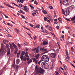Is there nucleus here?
<instances>
[{
    "label": "nucleus",
    "mask_w": 75,
    "mask_h": 75,
    "mask_svg": "<svg viewBox=\"0 0 75 75\" xmlns=\"http://www.w3.org/2000/svg\"><path fill=\"white\" fill-rule=\"evenodd\" d=\"M66 19L68 21H71V20L69 18H66Z\"/></svg>",
    "instance_id": "41"
},
{
    "label": "nucleus",
    "mask_w": 75,
    "mask_h": 75,
    "mask_svg": "<svg viewBox=\"0 0 75 75\" xmlns=\"http://www.w3.org/2000/svg\"><path fill=\"white\" fill-rule=\"evenodd\" d=\"M49 8L50 9H51L52 10L53 9V7L52 6H50Z\"/></svg>",
    "instance_id": "46"
},
{
    "label": "nucleus",
    "mask_w": 75,
    "mask_h": 75,
    "mask_svg": "<svg viewBox=\"0 0 75 75\" xmlns=\"http://www.w3.org/2000/svg\"><path fill=\"white\" fill-rule=\"evenodd\" d=\"M66 55H66L65 57V59L67 62H69V57L67 50L66 51Z\"/></svg>",
    "instance_id": "1"
},
{
    "label": "nucleus",
    "mask_w": 75,
    "mask_h": 75,
    "mask_svg": "<svg viewBox=\"0 0 75 75\" xmlns=\"http://www.w3.org/2000/svg\"><path fill=\"white\" fill-rule=\"evenodd\" d=\"M42 32L44 33H47V34H48V33H49V32H48V31H47L46 30H43Z\"/></svg>",
    "instance_id": "17"
},
{
    "label": "nucleus",
    "mask_w": 75,
    "mask_h": 75,
    "mask_svg": "<svg viewBox=\"0 0 75 75\" xmlns=\"http://www.w3.org/2000/svg\"><path fill=\"white\" fill-rule=\"evenodd\" d=\"M49 61V58L48 57H47L44 60H43V61H45V62H48Z\"/></svg>",
    "instance_id": "14"
},
{
    "label": "nucleus",
    "mask_w": 75,
    "mask_h": 75,
    "mask_svg": "<svg viewBox=\"0 0 75 75\" xmlns=\"http://www.w3.org/2000/svg\"><path fill=\"white\" fill-rule=\"evenodd\" d=\"M63 66L64 67V69H67V66L65 64H63Z\"/></svg>",
    "instance_id": "26"
},
{
    "label": "nucleus",
    "mask_w": 75,
    "mask_h": 75,
    "mask_svg": "<svg viewBox=\"0 0 75 75\" xmlns=\"http://www.w3.org/2000/svg\"><path fill=\"white\" fill-rule=\"evenodd\" d=\"M40 25L39 24L38 25L35 26V28H38L40 29Z\"/></svg>",
    "instance_id": "19"
},
{
    "label": "nucleus",
    "mask_w": 75,
    "mask_h": 75,
    "mask_svg": "<svg viewBox=\"0 0 75 75\" xmlns=\"http://www.w3.org/2000/svg\"><path fill=\"white\" fill-rule=\"evenodd\" d=\"M18 2H21V3H23V1H22V0H18Z\"/></svg>",
    "instance_id": "33"
},
{
    "label": "nucleus",
    "mask_w": 75,
    "mask_h": 75,
    "mask_svg": "<svg viewBox=\"0 0 75 75\" xmlns=\"http://www.w3.org/2000/svg\"><path fill=\"white\" fill-rule=\"evenodd\" d=\"M20 63V60L19 59H17L16 61V63L17 64H18Z\"/></svg>",
    "instance_id": "22"
},
{
    "label": "nucleus",
    "mask_w": 75,
    "mask_h": 75,
    "mask_svg": "<svg viewBox=\"0 0 75 75\" xmlns=\"http://www.w3.org/2000/svg\"><path fill=\"white\" fill-rule=\"evenodd\" d=\"M49 30L51 31H52V27H49Z\"/></svg>",
    "instance_id": "34"
},
{
    "label": "nucleus",
    "mask_w": 75,
    "mask_h": 75,
    "mask_svg": "<svg viewBox=\"0 0 75 75\" xmlns=\"http://www.w3.org/2000/svg\"><path fill=\"white\" fill-rule=\"evenodd\" d=\"M18 67H19L18 66V65H17L16 66L15 68H16V69H18Z\"/></svg>",
    "instance_id": "50"
},
{
    "label": "nucleus",
    "mask_w": 75,
    "mask_h": 75,
    "mask_svg": "<svg viewBox=\"0 0 75 75\" xmlns=\"http://www.w3.org/2000/svg\"><path fill=\"white\" fill-rule=\"evenodd\" d=\"M29 25H30V27H33V25H31V24L30 23H29Z\"/></svg>",
    "instance_id": "43"
},
{
    "label": "nucleus",
    "mask_w": 75,
    "mask_h": 75,
    "mask_svg": "<svg viewBox=\"0 0 75 75\" xmlns=\"http://www.w3.org/2000/svg\"><path fill=\"white\" fill-rule=\"evenodd\" d=\"M48 18L49 20H51L52 19V18L50 16H49Z\"/></svg>",
    "instance_id": "49"
},
{
    "label": "nucleus",
    "mask_w": 75,
    "mask_h": 75,
    "mask_svg": "<svg viewBox=\"0 0 75 75\" xmlns=\"http://www.w3.org/2000/svg\"><path fill=\"white\" fill-rule=\"evenodd\" d=\"M17 51H15L14 52V54H15V55H16V54H17Z\"/></svg>",
    "instance_id": "54"
},
{
    "label": "nucleus",
    "mask_w": 75,
    "mask_h": 75,
    "mask_svg": "<svg viewBox=\"0 0 75 75\" xmlns=\"http://www.w3.org/2000/svg\"><path fill=\"white\" fill-rule=\"evenodd\" d=\"M6 47H7V48H9V47H10V46H9V45H8V44H7V45H6Z\"/></svg>",
    "instance_id": "61"
},
{
    "label": "nucleus",
    "mask_w": 75,
    "mask_h": 75,
    "mask_svg": "<svg viewBox=\"0 0 75 75\" xmlns=\"http://www.w3.org/2000/svg\"><path fill=\"white\" fill-rule=\"evenodd\" d=\"M25 10H29V8L27 7V6H25L24 7Z\"/></svg>",
    "instance_id": "25"
},
{
    "label": "nucleus",
    "mask_w": 75,
    "mask_h": 75,
    "mask_svg": "<svg viewBox=\"0 0 75 75\" xmlns=\"http://www.w3.org/2000/svg\"><path fill=\"white\" fill-rule=\"evenodd\" d=\"M43 13L44 14H47V11L45 10H44L43 11Z\"/></svg>",
    "instance_id": "35"
},
{
    "label": "nucleus",
    "mask_w": 75,
    "mask_h": 75,
    "mask_svg": "<svg viewBox=\"0 0 75 75\" xmlns=\"http://www.w3.org/2000/svg\"><path fill=\"white\" fill-rule=\"evenodd\" d=\"M3 74V72L2 71H0V75H2Z\"/></svg>",
    "instance_id": "38"
},
{
    "label": "nucleus",
    "mask_w": 75,
    "mask_h": 75,
    "mask_svg": "<svg viewBox=\"0 0 75 75\" xmlns=\"http://www.w3.org/2000/svg\"><path fill=\"white\" fill-rule=\"evenodd\" d=\"M74 8H75V6L74 5H72L70 7L67 8V10H74Z\"/></svg>",
    "instance_id": "6"
},
{
    "label": "nucleus",
    "mask_w": 75,
    "mask_h": 75,
    "mask_svg": "<svg viewBox=\"0 0 75 75\" xmlns=\"http://www.w3.org/2000/svg\"><path fill=\"white\" fill-rule=\"evenodd\" d=\"M33 11H34L35 12V13H38V11H37V10H33Z\"/></svg>",
    "instance_id": "45"
},
{
    "label": "nucleus",
    "mask_w": 75,
    "mask_h": 75,
    "mask_svg": "<svg viewBox=\"0 0 75 75\" xmlns=\"http://www.w3.org/2000/svg\"><path fill=\"white\" fill-rule=\"evenodd\" d=\"M4 51L3 47H1V50L0 51V55L1 56H1H2V55H3Z\"/></svg>",
    "instance_id": "4"
},
{
    "label": "nucleus",
    "mask_w": 75,
    "mask_h": 75,
    "mask_svg": "<svg viewBox=\"0 0 75 75\" xmlns=\"http://www.w3.org/2000/svg\"><path fill=\"white\" fill-rule=\"evenodd\" d=\"M56 28L57 29H59V26H56Z\"/></svg>",
    "instance_id": "58"
},
{
    "label": "nucleus",
    "mask_w": 75,
    "mask_h": 75,
    "mask_svg": "<svg viewBox=\"0 0 75 75\" xmlns=\"http://www.w3.org/2000/svg\"><path fill=\"white\" fill-rule=\"evenodd\" d=\"M25 54V51H22L21 53V55H24Z\"/></svg>",
    "instance_id": "36"
},
{
    "label": "nucleus",
    "mask_w": 75,
    "mask_h": 75,
    "mask_svg": "<svg viewBox=\"0 0 75 75\" xmlns=\"http://www.w3.org/2000/svg\"><path fill=\"white\" fill-rule=\"evenodd\" d=\"M21 16L22 17V18H24V19H25V17L23 15H21Z\"/></svg>",
    "instance_id": "55"
},
{
    "label": "nucleus",
    "mask_w": 75,
    "mask_h": 75,
    "mask_svg": "<svg viewBox=\"0 0 75 75\" xmlns=\"http://www.w3.org/2000/svg\"><path fill=\"white\" fill-rule=\"evenodd\" d=\"M71 21H75V16H74L73 18H71Z\"/></svg>",
    "instance_id": "24"
},
{
    "label": "nucleus",
    "mask_w": 75,
    "mask_h": 75,
    "mask_svg": "<svg viewBox=\"0 0 75 75\" xmlns=\"http://www.w3.org/2000/svg\"><path fill=\"white\" fill-rule=\"evenodd\" d=\"M48 43L47 42L44 41L42 42V45H46V44H48Z\"/></svg>",
    "instance_id": "15"
},
{
    "label": "nucleus",
    "mask_w": 75,
    "mask_h": 75,
    "mask_svg": "<svg viewBox=\"0 0 75 75\" xmlns=\"http://www.w3.org/2000/svg\"><path fill=\"white\" fill-rule=\"evenodd\" d=\"M23 60L24 61H26V60H27V57H24L23 58Z\"/></svg>",
    "instance_id": "21"
},
{
    "label": "nucleus",
    "mask_w": 75,
    "mask_h": 75,
    "mask_svg": "<svg viewBox=\"0 0 75 75\" xmlns=\"http://www.w3.org/2000/svg\"><path fill=\"white\" fill-rule=\"evenodd\" d=\"M13 64H12V67H13L14 68H16V65L15 64V62H13Z\"/></svg>",
    "instance_id": "13"
},
{
    "label": "nucleus",
    "mask_w": 75,
    "mask_h": 75,
    "mask_svg": "<svg viewBox=\"0 0 75 75\" xmlns=\"http://www.w3.org/2000/svg\"><path fill=\"white\" fill-rule=\"evenodd\" d=\"M62 4L64 6H69V2H68V1H63Z\"/></svg>",
    "instance_id": "3"
},
{
    "label": "nucleus",
    "mask_w": 75,
    "mask_h": 75,
    "mask_svg": "<svg viewBox=\"0 0 75 75\" xmlns=\"http://www.w3.org/2000/svg\"><path fill=\"white\" fill-rule=\"evenodd\" d=\"M33 37H34V40H36V39H37V36H33Z\"/></svg>",
    "instance_id": "42"
},
{
    "label": "nucleus",
    "mask_w": 75,
    "mask_h": 75,
    "mask_svg": "<svg viewBox=\"0 0 75 75\" xmlns=\"http://www.w3.org/2000/svg\"><path fill=\"white\" fill-rule=\"evenodd\" d=\"M8 52L7 53V55L8 56H9L10 54V49L9 47H7Z\"/></svg>",
    "instance_id": "10"
},
{
    "label": "nucleus",
    "mask_w": 75,
    "mask_h": 75,
    "mask_svg": "<svg viewBox=\"0 0 75 75\" xmlns=\"http://www.w3.org/2000/svg\"><path fill=\"white\" fill-rule=\"evenodd\" d=\"M45 69H48V68H49V65H47L46 66H45Z\"/></svg>",
    "instance_id": "27"
},
{
    "label": "nucleus",
    "mask_w": 75,
    "mask_h": 75,
    "mask_svg": "<svg viewBox=\"0 0 75 75\" xmlns=\"http://www.w3.org/2000/svg\"><path fill=\"white\" fill-rule=\"evenodd\" d=\"M34 4H35L37 5V4H38V2H37V1L36 0H35Z\"/></svg>",
    "instance_id": "28"
},
{
    "label": "nucleus",
    "mask_w": 75,
    "mask_h": 75,
    "mask_svg": "<svg viewBox=\"0 0 75 75\" xmlns=\"http://www.w3.org/2000/svg\"><path fill=\"white\" fill-rule=\"evenodd\" d=\"M35 57L36 59L39 60L40 59V54L38 53L35 56Z\"/></svg>",
    "instance_id": "8"
},
{
    "label": "nucleus",
    "mask_w": 75,
    "mask_h": 75,
    "mask_svg": "<svg viewBox=\"0 0 75 75\" xmlns=\"http://www.w3.org/2000/svg\"><path fill=\"white\" fill-rule=\"evenodd\" d=\"M62 38L63 39V40H64V35H62Z\"/></svg>",
    "instance_id": "44"
},
{
    "label": "nucleus",
    "mask_w": 75,
    "mask_h": 75,
    "mask_svg": "<svg viewBox=\"0 0 75 75\" xmlns=\"http://www.w3.org/2000/svg\"><path fill=\"white\" fill-rule=\"evenodd\" d=\"M20 58L21 59V60L22 61H23V55H21V56Z\"/></svg>",
    "instance_id": "31"
},
{
    "label": "nucleus",
    "mask_w": 75,
    "mask_h": 75,
    "mask_svg": "<svg viewBox=\"0 0 75 75\" xmlns=\"http://www.w3.org/2000/svg\"><path fill=\"white\" fill-rule=\"evenodd\" d=\"M71 52H74V48L73 47H71Z\"/></svg>",
    "instance_id": "29"
},
{
    "label": "nucleus",
    "mask_w": 75,
    "mask_h": 75,
    "mask_svg": "<svg viewBox=\"0 0 75 75\" xmlns=\"http://www.w3.org/2000/svg\"><path fill=\"white\" fill-rule=\"evenodd\" d=\"M58 19L59 21H62V20L61 19V18H59Z\"/></svg>",
    "instance_id": "48"
},
{
    "label": "nucleus",
    "mask_w": 75,
    "mask_h": 75,
    "mask_svg": "<svg viewBox=\"0 0 75 75\" xmlns=\"http://www.w3.org/2000/svg\"><path fill=\"white\" fill-rule=\"evenodd\" d=\"M27 58H26V60L27 61H28L29 59H30V57H26Z\"/></svg>",
    "instance_id": "47"
},
{
    "label": "nucleus",
    "mask_w": 75,
    "mask_h": 75,
    "mask_svg": "<svg viewBox=\"0 0 75 75\" xmlns=\"http://www.w3.org/2000/svg\"><path fill=\"white\" fill-rule=\"evenodd\" d=\"M40 50L42 51H47V50L45 47H41L40 48Z\"/></svg>",
    "instance_id": "9"
},
{
    "label": "nucleus",
    "mask_w": 75,
    "mask_h": 75,
    "mask_svg": "<svg viewBox=\"0 0 75 75\" xmlns=\"http://www.w3.org/2000/svg\"><path fill=\"white\" fill-rule=\"evenodd\" d=\"M38 60H36L35 61V62L36 64H38Z\"/></svg>",
    "instance_id": "37"
},
{
    "label": "nucleus",
    "mask_w": 75,
    "mask_h": 75,
    "mask_svg": "<svg viewBox=\"0 0 75 75\" xmlns=\"http://www.w3.org/2000/svg\"><path fill=\"white\" fill-rule=\"evenodd\" d=\"M47 57L48 56L46 55H43L41 58V60H42V61H44V60H45Z\"/></svg>",
    "instance_id": "5"
},
{
    "label": "nucleus",
    "mask_w": 75,
    "mask_h": 75,
    "mask_svg": "<svg viewBox=\"0 0 75 75\" xmlns=\"http://www.w3.org/2000/svg\"><path fill=\"white\" fill-rule=\"evenodd\" d=\"M33 62H35V61H36V58H33Z\"/></svg>",
    "instance_id": "40"
},
{
    "label": "nucleus",
    "mask_w": 75,
    "mask_h": 75,
    "mask_svg": "<svg viewBox=\"0 0 75 75\" xmlns=\"http://www.w3.org/2000/svg\"><path fill=\"white\" fill-rule=\"evenodd\" d=\"M4 4L6 6H8V7H11V8H14V7L8 5V4H6L5 3H4Z\"/></svg>",
    "instance_id": "18"
},
{
    "label": "nucleus",
    "mask_w": 75,
    "mask_h": 75,
    "mask_svg": "<svg viewBox=\"0 0 75 75\" xmlns=\"http://www.w3.org/2000/svg\"><path fill=\"white\" fill-rule=\"evenodd\" d=\"M45 62H42L41 63V66L42 67V68L45 66Z\"/></svg>",
    "instance_id": "11"
},
{
    "label": "nucleus",
    "mask_w": 75,
    "mask_h": 75,
    "mask_svg": "<svg viewBox=\"0 0 75 75\" xmlns=\"http://www.w3.org/2000/svg\"><path fill=\"white\" fill-rule=\"evenodd\" d=\"M54 24H58V22H54Z\"/></svg>",
    "instance_id": "60"
},
{
    "label": "nucleus",
    "mask_w": 75,
    "mask_h": 75,
    "mask_svg": "<svg viewBox=\"0 0 75 75\" xmlns=\"http://www.w3.org/2000/svg\"><path fill=\"white\" fill-rule=\"evenodd\" d=\"M7 37H11V35H10L9 34H8L7 35Z\"/></svg>",
    "instance_id": "39"
},
{
    "label": "nucleus",
    "mask_w": 75,
    "mask_h": 75,
    "mask_svg": "<svg viewBox=\"0 0 75 75\" xmlns=\"http://www.w3.org/2000/svg\"><path fill=\"white\" fill-rule=\"evenodd\" d=\"M64 70L65 71V72H66V73H67V72H68V70L67 69H64Z\"/></svg>",
    "instance_id": "51"
},
{
    "label": "nucleus",
    "mask_w": 75,
    "mask_h": 75,
    "mask_svg": "<svg viewBox=\"0 0 75 75\" xmlns=\"http://www.w3.org/2000/svg\"><path fill=\"white\" fill-rule=\"evenodd\" d=\"M12 45L14 47V48H15V49H17V46L14 43H13Z\"/></svg>",
    "instance_id": "16"
},
{
    "label": "nucleus",
    "mask_w": 75,
    "mask_h": 75,
    "mask_svg": "<svg viewBox=\"0 0 75 75\" xmlns=\"http://www.w3.org/2000/svg\"><path fill=\"white\" fill-rule=\"evenodd\" d=\"M38 48V47L36 48L35 50H36V52L37 53H38V52H39V50Z\"/></svg>",
    "instance_id": "12"
},
{
    "label": "nucleus",
    "mask_w": 75,
    "mask_h": 75,
    "mask_svg": "<svg viewBox=\"0 0 75 75\" xmlns=\"http://www.w3.org/2000/svg\"><path fill=\"white\" fill-rule=\"evenodd\" d=\"M33 62V60L31 59H30L29 60L28 62V64H30L31 62Z\"/></svg>",
    "instance_id": "20"
},
{
    "label": "nucleus",
    "mask_w": 75,
    "mask_h": 75,
    "mask_svg": "<svg viewBox=\"0 0 75 75\" xmlns=\"http://www.w3.org/2000/svg\"><path fill=\"white\" fill-rule=\"evenodd\" d=\"M20 12H21V13H23V12H24L23 11V10H21Z\"/></svg>",
    "instance_id": "62"
},
{
    "label": "nucleus",
    "mask_w": 75,
    "mask_h": 75,
    "mask_svg": "<svg viewBox=\"0 0 75 75\" xmlns=\"http://www.w3.org/2000/svg\"><path fill=\"white\" fill-rule=\"evenodd\" d=\"M7 41V40H4L3 41V42H4V44H6V43Z\"/></svg>",
    "instance_id": "30"
},
{
    "label": "nucleus",
    "mask_w": 75,
    "mask_h": 75,
    "mask_svg": "<svg viewBox=\"0 0 75 75\" xmlns=\"http://www.w3.org/2000/svg\"><path fill=\"white\" fill-rule=\"evenodd\" d=\"M55 51L56 52H57V51H58V52H59V49H57Z\"/></svg>",
    "instance_id": "64"
},
{
    "label": "nucleus",
    "mask_w": 75,
    "mask_h": 75,
    "mask_svg": "<svg viewBox=\"0 0 75 75\" xmlns=\"http://www.w3.org/2000/svg\"><path fill=\"white\" fill-rule=\"evenodd\" d=\"M50 56L51 57L53 58H55L56 57V53H52L50 54Z\"/></svg>",
    "instance_id": "7"
},
{
    "label": "nucleus",
    "mask_w": 75,
    "mask_h": 75,
    "mask_svg": "<svg viewBox=\"0 0 75 75\" xmlns=\"http://www.w3.org/2000/svg\"><path fill=\"white\" fill-rule=\"evenodd\" d=\"M47 18L46 17H45L44 18V20L45 21H47Z\"/></svg>",
    "instance_id": "56"
},
{
    "label": "nucleus",
    "mask_w": 75,
    "mask_h": 75,
    "mask_svg": "<svg viewBox=\"0 0 75 75\" xmlns=\"http://www.w3.org/2000/svg\"><path fill=\"white\" fill-rule=\"evenodd\" d=\"M56 75H59V73L57 72L56 73Z\"/></svg>",
    "instance_id": "59"
},
{
    "label": "nucleus",
    "mask_w": 75,
    "mask_h": 75,
    "mask_svg": "<svg viewBox=\"0 0 75 75\" xmlns=\"http://www.w3.org/2000/svg\"><path fill=\"white\" fill-rule=\"evenodd\" d=\"M70 44H73L74 43L72 42H71L69 41Z\"/></svg>",
    "instance_id": "57"
},
{
    "label": "nucleus",
    "mask_w": 75,
    "mask_h": 75,
    "mask_svg": "<svg viewBox=\"0 0 75 75\" xmlns=\"http://www.w3.org/2000/svg\"><path fill=\"white\" fill-rule=\"evenodd\" d=\"M26 74H27V70H26L25 71V75H26Z\"/></svg>",
    "instance_id": "63"
},
{
    "label": "nucleus",
    "mask_w": 75,
    "mask_h": 75,
    "mask_svg": "<svg viewBox=\"0 0 75 75\" xmlns=\"http://www.w3.org/2000/svg\"><path fill=\"white\" fill-rule=\"evenodd\" d=\"M41 61H39V62H38V65H40V63H41Z\"/></svg>",
    "instance_id": "52"
},
{
    "label": "nucleus",
    "mask_w": 75,
    "mask_h": 75,
    "mask_svg": "<svg viewBox=\"0 0 75 75\" xmlns=\"http://www.w3.org/2000/svg\"><path fill=\"white\" fill-rule=\"evenodd\" d=\"M16 30L17 32H18L19 31V30L17 28H16Z\"/></svg>",
    "instance_id": "53"
},
{
    "label": "nucleus",
    "mask_w": 75,
    "mask_h": 75,
    "mask_svg": "<svg viewBox=\"0 0 75 75\" xmlns=\"http://www.w3.org/2000/svg\"><path fill=\"white\" fill-rule=\"evenodd\" d=\"M30 7H31V8H32V9H34V7H33V6H31V5H30Z\"/></svg>",
    "instance_id": "32"
},
{
    "label": "nucleus",
    "mask_w": 75,
    "mask_h": 75,
    "mask_svg": "<svg viewBox=\"0 0 75 75\" xmlns=\"http://www.w3.org/2000/svg\"><path fill=\"white\" fill-rule=\"evenodd\" d=\"M25 56L26 57H30V56L28 55V52H26L25 53Z\"/></svg>",
    "instance_id": "23"
},
{
    "label": "nucleus",
    "mask_w": 75,
    "mask_h": 75,
    "mask_svg": "<svg viewBox=\"0 0 75 75\" xmlns=\"http://www.w3.org/2000/svg\"><path fill=\"white\" fill-rule=\"evenodd\" d=\"M62 11L63 12L62 14H64L65 16H68L69 14V11L68 10V11H65L64 10H62Z\"/></svg>",
    "instance_id": "2"
}]
</instances>
